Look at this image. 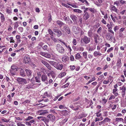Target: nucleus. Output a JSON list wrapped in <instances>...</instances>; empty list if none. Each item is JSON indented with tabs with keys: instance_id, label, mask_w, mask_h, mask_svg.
<instances>
[{
	"instance_id": "f8f14e48",
	"label": "nucleus",
	"mask_w": 126,
	"mask_h": 126,
	"mask_svg": "<svg viewBox=\"0 0 126 126\" xmlns=\"http://www.w3.org/2000/svg\"><path fill=\"white\" fill-rule=\"evenodd\" d=\"M72 30L74 33L76 34H77L80 32L79 28L78 27L76 26H73Z\"/></svg>"
},
{
	"instance_id": "680f3d73",
	"label": "nucleus",
	"mask_w": 126,
	"mask_h": 126,
	"mask_svg": "<svg viewBox=\"0 0 126 126\" xmlns=\"http://www.w3.org/2000/svg\"><path fill=\"white\" fill-rule=\"evenodd\" d=\"M46 53L44 52H41L39 53V54L45 57Z\"/></svg>"
},
{
	"instance_id": "b1692460",
	"label": "nucleus",
	"mask_w": 126,
	"mask_h": 126,
	"mask_svg": "<svg viewBox=\"0 0 126 126\" xmlns=\"http://www.w3.org/2000/svg\"><path fill=\"white\" fill-rule=\"evenodd\" d=\"M69 59V57L67 56H63L62 57V60L64 62H66Z\"/></svg>"
},
{
	"instance_id": "dca6fc26",
	"label": "nucleus",
	"mask_w": 126,
	"mask_h": 126,
	"mask_svg": "<svg viewBox=\"0 0 126 126\" xmlns=\"http://www.w3.org/2000/svg\"><path fill=\"white\" fill-rule=\"evenodd\" d=\"M19 74L20 76L22 77H24L26 76L24 71L22 68L20 69Z\"/></svg>"
},
{
	"instance_id": "9b49d317",
	"label": "nucleus",
	"mask_w": 126,
	"mask_h": 126,
	"mask_svg": "<svg viewBox=\"0 0 126 126\" xmlns=\"http://www.w3.org/2000/svg\"><path fill=\"white\" fill-rule=\"evenodd\" d=\"M62 29L65 31L68 34H69L70 33V29L67 25L65 24L63 26Z\"/></svg>"
},
{
	"instance_id": "0eeeda50",
	"label": "nucleus",
	"mask_w": 126,
	"mask_h": 126,
	"mask_svg": "<svg viewBox=\"0 0 126 126\" xmlns=\"http://www.w3.org/2000/svg\"><path fill=\"white\" fill-rule=\"evenodd\" d=\"M41 62L43 64L46 66L48 69L49 70H51L52 67L47 62L44 60H42Z\"/></svg>"
},
{
	"instance_id": "a18cd8bd",
	"label": "nucleus",
	"mask_w": 126,
	"mask_h": 126,
	"mask_svg": "<svg viewBox=\"0 0 126 126\" xmlns=\"http://www.w3.org/2000/svg\"><path fill=\"white\" fill-rule=\"evenodd\" d=\"M45 57L48 58H50L51 55L50 54L47 53H46L45 55Z\"/></svg>"
},
{
	"instance_id": "7c9ffc66",
	"label": "nucleus",
	"mask_w": 126,
	"mask_h": 126,
	"mask_svg": "<svg viewBox=\"0 0 126 126\" xmlns=\"http://www.w3.org/2000/svg\"><path fill=\"white\" fill-rule=\"evenodd\" d=\"M110 107L111 108L112 110H113L116 109L117 106L114 104H110Z\"/></svg>"
},
{
	"instance_id": "1a4fd4ad",
	"label": "nucleus",
	"mask_w": 126,
	"mask_h": 126,
	"mask_svg": "<svg viewBox=\"0 0 126 126\" xmlns=\"http://www.w3.org/2000/svg\"><path fill=\"white\" fill-rule=\"evenodd\" d=\"M41 79L42 81L43 82H45L47 81L46 82H45V83L46 84H47L48 83L47 82L48 78L46 74L43 75L41 77Z\"/></svg>"
},
{
	"instance_id": "774afa93",
	"label": "nucleus",
	"mask_w": 126,
	"mask_h": 126,
	"mask_svg": "<svg viewBox=\"0 0 126 126\" xmlns=\"http://www.w3.org/2000/svg\"><path fill=\"white\" fill-rule=\"evenodd\" d=\"M17 124L18 126H25V125L20 123H17Z\"/></svg>"
},
{
	"instance_id": "7ed1b4c3",
	"label": "nucleus",
	"mask_w": 126,
	"mask_h": 126,
	"mask_svg": "<svg viewBox=\"0 0 126 126\" xmlns=\"http://www.w3.org/2000/svg\"><path fill=\"white\" fill-rule=\"evenodd\" d=\"M16 80L18 83L22 85L25 84L27 83L26 79L24 78L18 77L16 79Z\"/></svg>"
},
{
	"instance_id": "ea45409f",
	"label": "nucleus",
	"mask_w": 126,
	"mask_h": 126,
	"mask_svg": "<svg viewBox=\"0 0 126 126\" xmlns=\"http://www.w3.org/2000/svg\"><path fill=\"white\" fill-rule=\"evenodd\" d=\"M36 81L37 82L39 83L40 82V79L39 77H35Z\"/></svg>"
},
{
	"instance_id": "bf43d9fd",
	"label": "nucleus",
	"mask_w": 126,
	"mask_h": 126,
	"mask_svg": "<svg viewBox=\"0 0 126 126\" xmlns=\"http://www.w3.org/2000/svg\"><path fill=\"white\" fill-rule=\"evenodd\" d=\"M104 77V76L103 75H101L98 78V80H100L102 79Z\"/></svg>"
},
{
	"instance_id": "49530a36",
	"label": "nucleus",
	"mask_w": 126,
	"mask_h": 126,
	"mask_svg": "<svg viewBox=\"0 0 126 126\" xmlns=\"http://www.w3.org/2000/svg\"><path fill=\"white\" fill-rule=\"evenodd\" d=\"M114 95H111L109 98V100H111L114 99L115 98V96Z\"/></svg>"
},
{
	"instance_id": "4be33fe9",
	"label": "nucleus",
	"mask_w": 126,
	"mask_h": 126,
	"mask_svg": "<svg viewBox=\"0 0 126 126\" xmlns=\"http://www.w3.org/2000/svg\"><path fill=\"white\" fill-rule=\"evenodd\" d=\"M70 17L74 22H76L77 18L75 16L73 15H71L70 16Z\"/></svg>"
},
{
	"instance_id": "f3484780",
	"label": "nucleus",
	"mask_w": 126,
	"mask_h": 126,
	"mask_svg": "<svg viewBox=\"0 0 126 126\" xmlns=\"http://www.w3.org/2000/svg\"><path fill=\"white\" fill-rule=\"evenodd\" d=\"M34 85V84L32 85V84H29L28 85H26L25 89L27 90L30 89H33V86Z\"/></svg>"
},
{
	"instance_id": "79ce46f5",
	"label": "nucleus",
	"mask_w": 126,
	"mask_h": 126,
	"mask_svg": "<svg viewBox=\"0 0 126 126\" xmlns=\"http://www.w3.org/2000/svg\"><path fill=\"white\" fill-rule=\"evenodd\" d=\"M102 30V28L101 27H100L98 29L97 32L99 34L101 33V31Z\"/></svg>"
},
{
	"instance_id": "f704fd0d",
	"label": "nucleus",
	"mask_w": 126,
	"mask_h": 126,
	"mask_svg": "<svg viewBox=\"0 0 126 126\" xmlns=\"http://www.w3.org/2000/svg\"><path fill=\"white\" fill-rule=\"evenodd\" d=\"M82 54L84 58L86 60H88L87 57V53L86 52H83Z\"/></svg>"
},
{
	"instance_id": "4c0bfd02",
	"label": "nucleus",
	"mask_w": 126,
	"mask_h": 126,
	"mask_svg": "<svg viewBox=\"0 0 126 126\" xmlns=\"http://www.w3.org/2000/svg\"><path fill=\"white\" fill-rule=\"evenodd\" d=\"M47 31L49 33L51 36H53V32L50 29H48Z\"/></svg>"
},
{
	"instance_id": "cd10ccee",
	"label": "nucleus",
	"mask_w": 126,
	"mask_h": 126,
	"mask_svg": "<svg viewBox=\"0 0 126 126\" xmlns=\"http://www.w3.org/2000/svg\"><path fill=\"white\" fill-rule=\"evenodd\" d=\"M106 37L107 39L109 41H111L113 38L112 36H110L109 34L107 35L106 36Z\"/></svg>"
},
{
	"instance_id": "6e6552de",
	"label": "nucleus",
	"mask_w": 126,
	"mask_h": 126,
	"mask_svg": "<svg viewBox=\"0 0 126 126\" xmlns=\"http://www.w3.org/2000/svg\"><path fill=\"white\" fill-rule=\"evenodd\" d=\"M47 117L49 118V120L52 122H53L55 121L56 117L53 115L49 114L47 116Z\"/></svg>"
},
{
	"instance_id": "e433bc0d",
	"label": "nucleus",
	"mask_w": 126,
	"mask_h": 126,
	"mask_svg": "<svg viewBox=\"0 0 126 126\" xmlns=\"http://www.w3.org/2000/svg\"><path fill=\"white\" fill-rule=\"evenodd\" d=\"M86 116H85L84 115L82 114H81L79 115L77 117V118L78 119H80Z\"/></svg>"
},
{
	"instance_id": "0e129e2a",
	"label": "nucleus",
	"mask_w": 126,
	"mask_h": 126,
	"mask_svg": "<svg viewBox=\"0 0 126 126\" xmlns=\"http://www.w3.org/2000/svg\"><path fill=\"white\" fill-rule=\"evenodd\" d=\"M101 22L104 24H107L106 21L103 18L102 20L101 21Z\"/></svg>"
},
{
	"instance_id": "c9c22d12",
	"label": "nucleus",
	"mask_w": 126,
	"mask_h": 126,
	"mask_svg": "<svg viewBox=\"0 0 126 126\" xmlns=\"http://www.w3.org/2000/svg\"><path fill=\"white\" fill-rule=\"evenodd\" d=\"M16 68L17 67L16 66H11V69L10 70H14L15 72L17 70Z\"/></svg>"
},
{
	"instance_id": "09e8293b",
	"label": "nucleus",
	"mask_w": 126,
	"mask_h": 126,
	"mask_svg": "<svg viewBox=\"0 0 126 126\" xmlns=\"http://www.w3.org/2000/svg\"><path fill=\"white\" fill-rule=\"evenodd\" d=\"M120 4L119 0V1H115L114 3V4H116L117 6H118Z\"/></svg>"
},
{
	"instance_id": "6ab92c4d",
	"label": "nucleus",
	"mask_w": 126,
	"mask_h": 126,
	"mask_svg": "<svg viewBox=\"0 0 126 126\" xmlns=\"http://www.w3.org/2000/svg\"><path fill=\"white\" fill-rule=\"evenodd\" d=\"M25 71L26 72L27 75L28 77H30L32 76V72L31 71L27 69H26L25 70Z\"/></svg>"
},
{
	"instance_id": "4468645a",
	"label": "nucleus",
	"mask_w": 126,
	"mask_h": 126,
	"mask_svg": "<svg viewBox=\"0 0 126 126\" xmlns=\"http://www.w3.org/2000/svg\"><path fill=\"white\" fill-rule=\"evenodd\" d=\"M120 90H122V96H124L125 94V91L126 90V87L124 86L120 87Z\"/></svg>"
},
{
	"instance_id": "ddd939ff",
	"label": "nucleus",
	"mask_w": 126,
	"mask_h": 126,
	"mask_svg": "<svg viewBox=\"0 0 126 126\" xmlns=\"http://www.w3.org/2000/svg\"><path fill=\"white\" fill-rule=\"evenodd\" d=\"M63 65L62 64H60L59 63H57L55 67L56 69L60 70H62L63 68Z\"/></svg>"
},
{
	"instance_id": "603ef678",
	"label": "nucleus",
	"mask_w": 126,
	"mask_h": 126,
	"mask_svg": "<svg viewBox=\"0 0 126 126\" xmlns=\"http://www.w3.org/2000/svg\"><path fill=\"white\" fill-rule=\"evenodd\" d=\"M59 30L58 29V28L56 27H54L53 29V32H56Z\"/></svg>"
},
{
	"instance_id": "c756f323",
	"label": "nucleus",
	"mask_w": 126,
	"mask_h": 126,
	"mask_svg": "<svg viewBox=\"0 0 126 126\" xmlns=\"http://www.w3.org/2000/svg\"><path fill=\"white\" fill-rule=\"evenodd\" d=\"M73 11L79 14H81L82 13V11L81 10L78 9H74Z\"/></svg>"
},
{
	"instance_id": "58836bf2",
	"label": "nucleus",
	"mask_w": 126,
	"mask_h": 126,
	"mask_svg": "<svg viewBox=\"0 0 126 126\" xmlns=\"http://www.w3.org/2000/svg\"><path fill=\"white\" fill-rule=\"evenodd\" d=\"M18 26L19 25L18 24V22H16L14 23V28L15 29H16Z\"/></svg>"
},
{
	"instance_id": "a19ab883",
	"label": "nucleus",
	"mask_w": 126,
	"mask_h": 126,
	"mask_svg": "<svg viewBox=\"0 0 126 126\" xmlns=\"http://www.w3.org/2000/svg\"><path fill=\"white\" fill-rule=\"evenodd\" d=\"M33 117L31 116H29L25 119V120L26 121H29L30 120H31L33 119Z\"/></svg>"
},
{
	"instance_id": "69168bd1",
	"label": "nucleus",
	"mask_w": 126,
	"mask_h": 126,
	"mask_svg": "<svg viewBox=\"0 0 126 126\" xmlns=\"http://www.w3.org/2000/svg\"><path fill=\"white\" fill-rule=\"evenodd\" d=\"M70 60L72 61H73L74 60V56L72 55H71L70 57Z\"/></svg>"
},
{
	"instance_id": "39448f33",
	"label": "nucleus",
	"mask_w": 126,
	"mask_h": 126,
	"mask_svg": "<svg viewBox=\"0 0 126 126\" xmlns=\"http://www.w3.org/2000/svg\"><path fill=\"white\" fill-rule=\"evenodd\" d=\"M75 58L77 60H80V61L82 63L85 62L86 61L83 59L82 57L80 55L79 53H77L76 55Z\"/></svg>"
},
{
	"instance_id": "37998d69",
	"label": "nucleus",
	"mask_w": 126,
	"mask_h": 126,
	"mask_svg": "<svg viewBox=\"0 0 126 126\" xmlns=\"http://www.w3.org/2000/svg\"><path fill=\"white\" fill-rule=\"evenodd\" d=\"M119 2L120 4L122 5H124L126 4V2L123 0H120Z\"/></svg>"
},
{
	"instance_id": "72a5a7b5",
	"label": "nucleus",
	"mask_w": 126,
	"mask_h": 126,
	"mask_svg": "<svg viewBox=\"0 0 126 126\" xmlns=\"http://www.w3.org/2000/svg\"><path fill=\"white\" fill-rule=\"evenodd\" d=\"M89 10L93 13H94L96 12V11L95 9L94 8H90Z\"/></svg>"
},
{
	"instance_id": "2eb2a0df",
	"label": "nucleus",
	"mask_w": 126,
	"mask_h": 126,
	"mask_svg": "<svg viewBox=\"0 0 126 126\" xmlns=\"http://www.w3.org/2000/svg\"><path fill=\"white\" fill-rule=\"evenodd\" d=\"M24 62L25 63H28L30 61L29 57L28 56H26L24 57Z\"/></svg>"
},
{
	"instance_id": "bb28decb",
	"label": "nucleus",
	"mask_w": 126,
	"mask_h": 126,
	"mask_svg": "<svg viewBox=\"0 0 126 126\" xmlns=\"http://www.w3.org/2000/svg\"><path fill=\"white\" fill-rule=\"evenodd\" d=\"M56 33L57 37H59L62 35V33L61 31L59 30L55 32Z\"/></svg>"
},
{
	"instance_id": "f257e3e1",
	"label": "nucleus",
	"mask_w": 126,
	"mask_h": 126,
	"mask_svg": "<svg viewBox=\"0 0 126 126\" xmlns=\"http://www.w3.org/2000/svg\"><path fill=\"white\" fill-rule=\"evenodd\" d=\"M90 41V38L86 36H84L81 39L80 45L81 46H83L84 45V43L85 44H87L89 43Z\"/></svg>"
},
{
	"instance_id": "052dcab7",
	"label": "nucleus",
	"mask_w": 126,
	"mask_h": 126,
	"mask_svg": "<svg viewBox=\"0 0 126 126\" xmlns=\"http://www.w3.org/2000/svg\"><path fill=\"white\" fill-rule=\"evenodd\" d=\"M18 29L21 32H22L23 31V28L21 27H19L18 28Z\"/></svg>"
},
{
	"instance_id": "20e7f679",
	"label": "nucleus",
	"mask_w": 126,
	"mask_h": 126,
	"mask_svg": "<svg viewBox=\"0 0 126 126\" xmlns=\"http://www.w3.org/2000/svg\"><path fill=\"white\" fill-rule=\"evenodd\" d=\"M37 118L40 121H42L46 124L49 122V120L45 117L40 116L37 117Z\"/></svg>"
},
{
	"instance_id": "423d86ee",
	"label": "nucleus",
	"mask_w": 126,
	"mask_h": 126,
	"mask_svg": "<svg viewBox=\"0 0 126 126\" xmlns=\"http://www.w3.org/2000/svg\"><path fill=\"white\" fill-rule=\"evenodd\" d=\"M122 64L121 59L118 58L117 60L116 65V67L118 70L122 66Z\"/></svg>"
},
{
	"instance_id": "13d9d810",
	"label": "nucleus",
	"mask_w": 126,
	"mask_h": 126,
	"mask_svg": "<svg viewBox=\"0 0 126 126\" xmlns=\"http://www.w3.org/2000/svg\"><path fill=\"white\" fill-rule=\"evenodd\" d=\"M10 73L13 75H15L16 74L15 72L14 71V70H10Z\"/></svg>"
},
{
	"instance_id": "c03bdc74",
	"label": "nucleus",
	"mask_w": 126,
	"mask_h": 126,
	"mask_svg": "<svg viewBox=\"0 0 126 126\" xmlns=\"http://www.w3.org/2000/svg\"><path fill=\"white\" fill-rule=\"evenodd\" d=\"M1 120L2 122H8L9 121V119H7L5 118L2 119Z\"/></svg>"
},
{
	"instance_id": "393cba45",
	"label": "nucleus",
	"mask_w": 126,
	"mask_h": 126,
	"mask_svg": "<svg viewBox=\"0 0 126 126\" xmlns=\"http://www.w3.org/2000/svg\"><path fill=\"white\" fill-rule=\"evenodd\" d=\"M49 63L51 65L55 67L57 63V62L53 61H48Z\"/></svg>"
},
{
	"instance_id": "2f4dec72",
	"label": "nucleus",
	"mask_w": 126,
	"mask_h": 126,
	"mask_svg": "<svg viewBox=\"0 0 126 126\" xmlns=\"http://www.w3.org/2000/svg\"><path fill=\"white\" fill-rule=\"evenodd\" d=\"M101 55L102 54L100 53L99 52L95 51L94 53V56H96L98 55L99 56H101Z\"/></svg>"
},
{
	"instance_id": "5fc2aeb1",
	"label": "nucleus",
	"mask_w": 126,
	"mask_h": 126,
	"mask_svg": "<svg viewBox=\"0 0 126 126\" xmlns=\"http://www.w3.org/2000/svg\"><path fill=\"white\" fill-rule=\"evenodd\" d=\"M84 4L86 5V6H90V4L88 2V1L86 0H85V2Z\"/></svg>"
},
{
	"instance_id": "e2e57ef3",
	"label": "nucleus",
	"mask_w": 126,
	"mask_h": 126,
	"mask_svg": "<svg viewBox=\"0 0 126 126\" xmlns=\"http://www.w3.org/2000/svg\"><path fill=\"white\" fill-rule=\"evenodd\" d=\"M109 82V80H105L103 82V83L104 84H108Z\"/></svg>"
},
{
	"instance_id": "412c9836",
	"label": "nucleus",
	"mask_w": 126,
	"mask_h": 126,
	"mask_svg": "<svg viewBox=\"0 0 126 126\" xmlns=\"http://www.w3.org/2000/svg\"><path fill=\"white\" fill-rule=\"evenodd\" d=\"M56 23L60 27H61L62 26L65 25L64 23H63V22L59 20H58L57 21H56Z\"/></svg>"
},
{
	"instance_id": "9d476101",
	"label": "nucleus",
	"mask_w": 126,
	"mask_h": 126,
	"mask_svg": "<svg viewBox=\"0 0 126 126\" xmlns=\"http://www.w3.org/2000/svg\"><path fill=\"white\" fill-rule=\"evenodd\" d=\"M48 113L47 110H40L38 111V114L40 115H44Z\"/></svg>"
},
{
	"instance_id": "473e14b6",
	"label": "nucleus",
	"mask_w": 126,
	"mask_h": 126,
	"mask_svg": "<svg viewBox=\"0 0 126 126\" xmlns=\"http://www.w3.org/2000/svg\"><path fill=\"white\" fill-rule=\"evenodd\" d=\"M111 120V119L108 118V117H106L105 118L104 120L103 121L105 123L106 122L109 123Z\"/></svg>"
},
{
	"instance_id": "6e6d98bb",
	"label": "nucleus",
	"mask_w": 126,
	"mask_h": 126,
	"mask_svg": "<svg viewBox=\"0 0 126 126\" xmlns=\"http://www.w3.org/2000/svg\"><path fill=\"white\" fill-rule=\"evenodd\" d=\"M41 71L44 73H45L46 72V70L44 68L42 67L41 69Z\"/></svg>"
},
{
	"instance_id": "a878e982",
	"label": "nucleus",
	"mask_w": 126,
	"mask_h": 126,
	"mask_svg": "<svg viewBox=\"0 0 126 126\" xmlns=\"http://www.w3.org/2000/svg\"><path fill=\"white\" fill-rule=\"evenodd\" d=\"M115 121L117 122L122 121L124 123V122H123V121H124V119L122 118H115Z\"/></svg>"
},
{
	"instance_id": "338daca9",
	"label": "nucleus",
	"mask_w": 126,
	"mask_h": 126,
	"mask_svg": "<svg viewBox=\"0 0 126 126\" xmlns=\"http://www.w3.org/2000/svg\"><path fill=\"white\" fill-rule=\"evenodd\" d=\"M47 45H45L43 46V48L44 50H47Z\"/></svg>"
},
{
	"instance_id": "a211bd4d",
	"label": "nucleus",
	"mask_w": 126,
	"mask_h": 126,
	"mask_svg": "<svg viewBox=\"0 0 126 126\" xmlns=\"http://www.w3.org/2000/svg\"><path fill=\"white\" fill-rule=\"evenodd\" d=\"M110 10L111 11L115 12L117 13H118L117 9L113 5H112L111 6Z\"/></svg>"
},
{
	"instance_id": "aec40b11",
	"label": "nucleus",
	"mask_w": 126,
	"mask_h": 126,
	"mask_svg": "<svg viewBox=\"0 0 126 126\" xmlns=\"http://www.w3.org/2000/svg\"><path fill=\"white\" fill-rule=\"evenodd\" d=\"M90 16V15L88 12L86 14H84L83 16V18L86 20L88 19Z\"/></svg>"
},
{
	"instance_id": "5701e85b",
	"label": "nucleus",
	"mask_w": 126,
	"mask_h": 126,
	"mask_svg": "<svg viewBox=\"0 0 126 126\" xmlns=\"http://www.w3.org/2000/svg\"><path fill=\"white\" fill-rule=\"evenodd\" d=\"M118 89H113L112 93L114 95L116 96H117L118 95V93H117Z\"/></svg>"
},
{
	"instance_id": "de8ad7c7",
	"label": "nucleus",
	"mask_w": 126,
	"mask_h": 126,
	"mask_svg": "<svg viewBox=\"0 0 126 126\" xmlns=\"http://www.w3.org/2000/svg\"><path fill=\"white\" fill-rule=\"evenodd\" d=\"M72 42L74 45L75 46L77 45V41L75 39H73V41Z\"/></svg>"
},
{
	"instance_id": "c85d7f7f",
	"label": "nucleus",
	"mask_w": 126,
	"mask_h": 126,
	"mask_svg": "<svg viewBox=\"0 0 126 126\" xmlns=\"http://www.w3.org/2000/svg\"><path fill=\"white\" fill-rule=\"evenodd\" d=\"M88 35L90 37H92L93 36V33L90 30H89L88 32Z\"/></svg>"
},
{
	"instance_id": "864d4df0",
	"label": "nucleus",
	"mask_w": 126,
	"mask_h": 126,
	"mask_svg": "<svg viewBox=\"0 0 126 126\" xmlns=\"http://www.w3.org/2000/svg\"><path fill=\"white\" fill-rule=\"evenodd\" d=\"M1 19L2 22H3L5 20V18L4 16H1L0 17Z\"/></svg>"
},
{
	"instance_id": "4d7b16f0",
	"label": "nucleus",
	"mask_w": 126,
	"mask_h": 126,
	"mask_svg": "<svg viewBox=\"0 0 126 126\" xmlns=\"http://www.w3.org/2000/svg\"><path fill=\"white\" fill-rule=\"evenodd\" d=\"M89 47H90L92 49H93V50H94V48L93 47V44H90L88 45Z\"/></svg>"
},
{
	"instance_id": "8fccbe9b",
	"label": "nucleus",
	"mask_w": 126,
	"mask_h": 126,
	"mask_svg": "<svg viewBox=\"0 0 126 126\" xmlns=\"http://www.w3.org/2000/svg\"><path fill=\"white\" fill-rule=\"evenodd\" d=\"M50 38L52 40L54 41V42H57V39L56 38L52 36H50Z\"/></svg>"
},
{
	"instance_id": "3c124183",
	"label": "nucleus",
	"mask_w": 126,
	"mask_h": 126,
	"mask_svg": "<svg viewBox=\"0 0 126 126\" xmlns=\"http://www.w3.org/2000/svg\"><path fill=\"white\" fill-rule=\"evenodd\" d=\"M9 39L10 40V43H14V40L13 39V37H10V38H9Z\"/></svg>"
},
{
	"instance_id": "f03ea898",
	"label": "nucleus",
	"mask_w": 126,
	"mask_h": 126,
	"mask_svg": "<svg viewBox=\"0 0 126 126\" xmlns=\"http://www.w3.org/2000/svg\"><path fill=\"white\" fill-rule=\"evenodd\" d=\"M56 49L59 53L62 54L64 53L65 50L63 47L60 44H58L56 45Z\"/></svg>"
}]
</instances>
